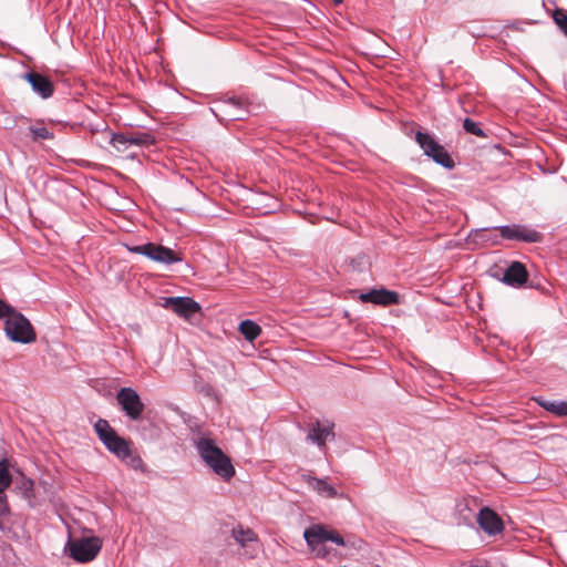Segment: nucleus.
Wrapping results in <instances>:
<instances>
[{
  "label": "nucleus",
  "instance_id": "obj_1",
  "mask_svg": "<svg viewBox=\"0 0 567 567\" xmlns=\"http://www.w3.org/2000/svg\"><path fill=\"white\" fill-rule=\"evenodd\" d=\"M196 447L203 461L224 481H229L235 475L230 458L213 440L202 437L196 443Z\"/></svg>",
  "mask_w": 567,
  "mask_h": 567
},
{
  "label": "nucleus",
  "instance_id": "obj_2",
  "mask_svg": "<svg viewBox=\"0 0 567 567\" xmlns=\"http://www.w3.org/2000/svg\"><path fill=\"white\" fill-rule=\"evenodd\" d=\"M94 430L109 452L114 454L121 461H126L131 456V443L124 437L120 436L116 431L110 425L109 421L99 419L94 424Z\"/></svg>",
  "mask_w": 567,
  "mask_h": 567
},
{
  "label": "nucleus",
  "instance_id": "obj_3",
  "mask_svg": "<svg viewBox=\"0 0 567 567\" xmlns=\"http://www.w3.org/2000/svg\"><path fill=\"white\" fill-rule=\"evenodd\" d=\"M415 141L423 150L424 155L432 158L436 164L446 169H453L455 162L443 145H441L431 134L417 131Z\"/></svg>",
  "mask_w": 567,
  "mask_h": 567
},
{
  "label": "nucleus",
  "instance_id": "obj_4",
  "mask_svg": "<svg viewBox=\"0 0 567 567\" xmlns=\"http://www.w3.org/2000/svg\"><path fill=\"white\" fill-rule=\"evenodd\" d=\"M4 331L13 342L25 344L37 339V333L30 321L17 310L6 319Z\"/></svg>",
  "mask_w": 567,
  "mask_h": 567
},
{
  "label": "nucleus",
  "instance_id": "obj_5",
  "mask_svg": "<svg viewBox=\"0 0 567 567\" xmlns=\"http://www.w3.org/2000/svg\"><path fill=\"white\" fill-rule=\"evenodd\" d=\"M127 249L133 254L146 256L151 260L166 266L182 262L184 259L182 252L155 243L136 245L127 247Z\"/></svg>",
  "mask_w": 567,
  "mask_h": 567
},
{
  "label": "nucleus",
  "instance_id": "obj_6",
  "mask_svg": "<svg viewBox=\"0 0 567 567\" xmlns=\"http://www.w3.org/2000/svg\"><path fill=\"white\" fill-rule=\"evenodd\" d=\"M71 557L79 563L93 560L102 548V540L99 537H83L69 543Z\"/></svg>",
  "mask_w": 567,
  "mask_h": 567
},
{
  "label": "nucleus",
  "instance_id": "obj_7",
  "mask_svg": "<svg viewBox=\"0 0 567 567\" xmlns=\"http://www.w3.org/2000/svg\"><path fill=\"white\" fill-rule=\"evenodd\" d=\"M116 401L131 420L137 421L142 417L145 404L133 388L127 386L120 389L116 394Z\"/></svg>",
  "mask_w": 567,
  "mask_h": 567
},
{
  "label": "nucleus",
  "instance_id": "obj_8",
  "mask_svg": "<svg viewBox=\"0 0 567 567\" xmlns=\"http://www.w3.org/2000/svg\"><path fill=\"white\" fill-rule=\"evenodd\" d=\"M303 537L309 547L315 549L319 545L326 542H332L339 546H346L343 537L333 529H327L323 525L315 524L307 528L303 533Z\"/></svg>",
  "mask_w": 567,
  "mask_h": 567
},
{
  "label": "nucleus",
  "instance_id": "obj_9",
  "mask_svg": "<svg viewBox=\"0 0 567 567\" xmlns=\"http://www.w3.org/2000/svg\"><path fill=\"white\" fill-rule=\"evenodd\" d=\"M162 306L187 321H192L195 315L202 316L200 305L190 297H167Z\"/></svg>",
  "mask_w": 567,
  "mask_h": 567
},
{
  "label": "nucleus",
  "instance_id": "obj_10",
  "mask_svg": "<svg viewBox=\"0 0 567 567\" xmlns=\"http://www.w3.org/2000/svg\"><path fill=\"white\" fill-rule=\"evenodd\" d=\"M498 230L502 238L507 240H518L524 243H540L543 234L524 225H504L493 228Z\"/></svg>",
  "mask_w": 567,
  "mask_h": 567
},
{
  "label": "nucleus",
  "instance_id": "obj_11",
  "mask_svg": "<svg viewBox=\"0 0 567 567\" xmlns=\"http://www.w3.org/2000/svg\"><path fill=\"white\" fill-rule=\"evenodd\" d=\"M213 111L219 121H241L248 113L245 104L236 97L220 102Z\"/></svg>",
  "mask_w": 567,
  "mask_h": 567
},
{
  "label": "nucleus",
  "instance_id": "obj_12",
  "mask_svg": "<svg viewBox=\"0 0 567 567\" xmlns=\"http://www.w3.org/2000/svg\"><path fill=\"white\" fill-rule=\"evenodd\" d=\"M478 526L489 536L501 534L504 529L503 519L489 507H483L477 515Z\"/></svg>",
  "mask_w": 567,
  "mask_h": 567
},
{
  "label": "nucleus",
  "instance_id": "obj_13",
  "mask_svg": "<svg viewBox=\"0 0 567 567\" xmlns=\"http://www.w3.org/2000/svg\"><path fill=\"white\" fill-rule=\"evenodd\" d=\"M22 78L40 97L49 99L54 94V84L48 76L35 71H30L23 74Z\"/></svg>",
  "mask_w": 567,
  "mask_h": 567
},
{
  "label": "nucleus",
  "instance_id": "obj_14",
  "mask_svg": "<svg viewBox=\"0 0 567 567\" xmlns=\"http://www.w3.org/2000/svg\"><path fill=\"white\" fill-rule=\"evenodd\" d=\"M360 300L362 302H371L381 306H392L400 302V296L395 291H391L384 288L372 289L369 292L361 293Z\"/></svg>",
  "mask_w": 567,
  "mask_h": 567
},
{
  "label": "nucleus",
  "instance_id": "obj_15",
  "mask_svg": "<svg viewBox=\"0 0 567 567\" xmlns=\"http://www.w3.org/2000/svg\"><path fill=\"white\" fill-rule=\"evenodd\" d=\"M528 280V271L520 261H513L503 275V282L512 287H522Z\"/></svg>",
  "mask_w": 567,
  "mask_h": 567
},
{
  "label": "nucleus",
  "instance_id": "obj_16",
  "mask_svg": "<svg viewBox=\"0 0 567 567\" xmlns=\"http://www.w3.org/2000/svg\"><path fill=\"white\" fill-rule=\"evenodd\" d=\"M331 437L334 439L333 424L327 423L321 424L320 421H316L311 424V427L308 432V439L316 443L319 447H324L327 440Z\"/></svg>",
  "mask_w": 567,
  "mask_h": 567
},
{
  "label": "nucleus",
  "instance_id": "obj_17",
  "mask_svg": "<svg viewBox=\"0 0 567 567\" xmlns=\"http://www.w3.org/2000/svg\"><path fill=\"white\" fill-rule=\"evenodd\" d=\"M301 480L319 495L327 498H337L343 496L342 494H339L337 489L332 485L328 484L323 478H318L309 474H302Z\"/></svg>",
  "mask_w": 567,
  "mask_h": 567
},
{
  "label": "nucleus",
  "instance_id": "obj_18",
  "mask_svg": "<svg viewBox=\"0 0 567 567\" xmlns=\"http://www.w3.org/2000/svg\"><path fill=\"white\" fill-rule=\"evenodd\" d=\"M467 240L468 243L481 246H486L488 244L497 245L499 243L498 237L496 235H492L489 228L471 230Z\"/></svg>",
  "mask_w": 567,
  "mask_h": 567
},
{
  "label": "nucleus",
  "instance_id": "obj_19",
  "mask_svg": "<svg viewBox=\"0 0 567 567\" xmlns=\"http://www.w3.org/2000/svg\"><path fill=\"white\" fill-rule=\"evenodd\" d=\"M239 331L246 340L252 342L260 336L261 328L255 321L246 319L240 322Z\"/></svg>",
  "mask_w": 567,
  "mask_h": 567
},
{
  "label": "nucleus",
  "instance_id": "obj_20",
  "mask_svg": "<svg viewBox=\"0 0 567 567\" xmlns=\"http://www.w3.org/2000/svg\"><path fill=\"white\" fill-rule=\"evenodd\" d=\"M10 467H12L10 460H8L7 457L0 458V494H2V492H6V489L12 483Z\"/></svg>",
  "mask_w": 567,
  "mask_h": 567
},
{
  "label": "nucleus",
  "instance_id": "obj_21",
  "mask_svg": "<svg viewBox=\"0 0 567 567\" xmlns=\"http://www.w3.org/2000/svg\"><path fill=\"white\" fill-rule=\"evenodd\" d=\"M231 536L241 546H246V544L257 540V535L252 529L244 528L240 525L236 528H233Z\"/></svg>",
  "mask_w": 567,
  "mask_h": 567
},
{
  "label": "nucleus",
  "instance_id": "obj_22",
  "mask_svg": "<svg viewBox=\"0 0 567 567\" xmlns=\"http://www.w3.org/2000/svg\"><path fill=\"white\" fill-rule=\"evenodd\" d=\"M537 403L548 412L558 416H567V401L537 400Z\"/></svg>",
  "mask_w": 567,
  "mask_h": 567
},
{
  "label": "nucleus",
  "instance_id": "obj_23",
  "mask_svg": "<svg viewBox=\"0 0 567 567\" xmlns=\"http://www.w3.org/2000/svg\"><path fill=\"white\" fill-rule=\"evenodd\" d=\"M130 145L150 146L155 143V137L148 132H127Z\"/></svg>",
  "mask_w": 567,
  "mask_h": 567
},
{
  "label": "nucleus",
  "instance_id": "obj_24",
  "mask_svg": "<svg viewBox=\"0 0 567 567\" xmlns=\"http://www.w3.org/2000/svg\"><path fill=\"white\" fill-rule=\"evenodd\" d=\"M18 488L27 499L34 497V482L31 478L22 476L18 483Z\"/></svg>",
  "mask_w": 567,
  "mask_h": 567
},
{
  "label": "nucleus",
  "instance_id": "obj_25",
  "mask_svg": "<svg viewBox=\"0 0 567 567\" xmlns=\"http://www.w3.org/2000/svg\"><path fill=\"white\" fill-rule=\"evenodd\" d=\"M29 131H30V134H31V138L33 141L52 140L54 137L53 132L49 131L44 126H40V127L30 126Z\"/></svg>",
  "mask_w": 567,
  "mask_h": 567
},
{
  "label": "nucleus",
  "instance_id": "obj_26",
  "mask_svg": "<svg viewBox=\"0 0 567 567\" xmlns=\"http://www.w3.org/2000/svg\"><path fill=\"white\" fill-rule=\"evenodd\" d=\"M553 20L559 30L567 35V11L560 8L555 9L553 12Z\"/></svg>",
  "mask_w": 567,
  "mask_h": 567
},
{
  "label": "nucleus",
  "instance_id": "obj_27",
  "mask_svg": "<svg viewBox=\"0 0 567 567\" xmlns=\"http://www.w3.org/2000/svg\"><path fill=\"white\" fill-rule=\"evenodd\" d=\"M463 128L465 130V132H467L470 134H473V135L478 136V137H485V133L480 127L478 123H476L475 121H473L470 117H466L464 120Z\"/></svg>",
  "mask_w": 567,
  "mask_h": 567
},
{
  "label": "nucleus",
  "instance_id": "obj_28",
  "mask_svg": "<svg viewBox=\"0 0 567 567\" xmlns=\"http://www.w3.org/2000/svg\"><path fill=\"white\" fill-rule=\"evenodd\" d=\"M112 146H114L117 151H124L123 147L130 145L127 133H114L112 135L111 142Z\"/></svg>",
  "mask_w": 567,
  "mask_h": 567
},
{
  "label": "nucleus",
  "instance_id": "obj_29",
  "mask_svg": "<svg viewBox=\"0 0 567 567\" xmlns=\"http://www.w3.org/2000/svg\"><path fill=\"white\" fill-rule=\"evenodd\" d=\"M126 464L134 468V470H138V468H142L143 467V460L141 458V456L138 455H135L131 452V456H127V460L125 461Z\"/></svg>",
  "mask_w": 567,
  "mask_h": 567
},
{
  "label": "nucleus",
  "instance_id": "obj_30",
  "mask_svg": "<svg viewBox=\"0 0 567 567\" xmlns=\"http://www.w3.org/2000/svg\"><path fill=\"white\" fill-rule=\"evenodd\" d=\"M14 311L16 309L12 306L0 299V319H8Z\"/></svg>",
  "mask_w": 567,
  "mask_h": 567
},
{
  "label": "nucleus",
  "instance_id": "obj_31",
  "mask_svg": "<svg viewBox=\"0 0 567 567\" xmlns=\"http://www.w3.org/2000/svg\"><path fill=\"white\" fill-rule=\"evenodd\" d=\"M8 513H9V506L7 503V496H6L4 492H2V494H0V514L4 515Z\"/></svg>",
  "mask_w": 567,
  "mask_h": 567
},
{
  "label": "nucleus",
  "instance_id": "obj_32",
  "mask_svg": "<svg viewBox=\"0 0 567 567\" xmlns=\"http://www.w3.org/2000/svg\"><path fill=\"white\" fill-rule=\"evenodd\" d=\"M327 554H328V551H327V549H324V548H320V549L318 550V553H317V555H318V556H320V557H326V556H327Z\"/></svg>",
  "mask_w": 567,
  "mask_h": 567
},
{
  "label": "nucleus",
  "instance_id": "obj_33",
  "mask_svg": "<svg viewBox=\"0 0 567 567\" xmlns=\"http://www.w3.org/2000/svg\"><path fill=\"white\" fill-rule=\"evenodd\" d=\"M333 2H334L336 4H339V3H341V2H342V0H333Z\"/></svg>",
  "mask_w": 567,
  "mask_h": 567
}]
</instances>
